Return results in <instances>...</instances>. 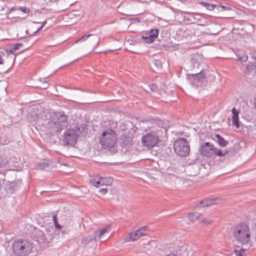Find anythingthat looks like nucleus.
Here are the masks:
<instances>
[{
    "label": "nucleus",
    "instance_id": "nucleus-1",
    "mask_svg": "<svg viewBox=\"0 0 256 256\" xmlns=\"http://www.w3.org/2000/svg\"><path fill=\"white\" fill-rule=\"evenodd\" d=\"M35 124L51 133L58 132L68 126V116L62 112H52L48 115L40 114L36 115Z\"/></svg>",
    "mask_w": 256,
    "mask_h": 256
},
{
    "label": "nucleus",
    "instance_id": "nucleus-2",
    "mask_svg": "<svg viewBox=\"0 0 256 256\" xmlns=\"http://www.w3.org/2000/svg\"><path fill=\"white\" fill-rule=\"evenodd\" d=\"M32 244L27 240L20 239L14 241L12 246L14 254L18 256H26L31 253Z\"/></svg>",
    "mask_w": 256,
    "mask_h": 256
},
{
    "label": "nucleus",
    "instance_id": "nucleus-3",
    "mask_svg": "<svg viewBox=\"0 0 256 256\" xmlns=\"http://www.w3.org/2000/svg\"><path fill=\"white\" fill-rule=\"evenodd\" d=\"M200 154L204 156L209 158L214 156H225L228 152L227 150L224 152L218 149L213 144L209 142H205L202 144L200 149Z\"/></svg>",
    "mask_w": 256,
    "mask_h": 256
},
{
    "label": "nucleus",
    "instance_id": "nucleus-4",
    "mask_svg": "<svg viewBox=\"0 0 256 256\" xmlns=\"http://www.w3.org/2000/svg\"><path fill=\"white\" fill-rule=\"evenodd\" d=\"M234 238L237 242L246 244L250 240V231L248 226L244 224H238L233 232Z\"/></svg>",
    "mask_w": 256,
    "mask_h": 256
},
{
    "label": "nucleus",
    "instance_id": "nucleus-5",
    "mask_svg": "<svg viewBox=\"0 0 256 256\" xmlns=\"http://www.w3.org/2000/svg\"><path fill=\"white\" fill-rule=\"evenodd\" d=\"M117 136L115 132L110 128L102 132L100 135V142L104 149L113 148L116 142Z\"/></svg>",
    "mask_w": 256,
    "mask_h": 256
},
{
    "label": "nucleus",
    "instance_id": "nucleus-6",
    "mask_svg": "<svg viewBox=\"0 0 256 256\" xmlns=\"http://www.w3.org/2000/svg\"><path fill=\"white\" fill-rule=\"evenodd\" d=\"M174 148L176 154L182 157L188 156L190 151V146L184 138L177 139L174 144Z\"/></svg>",
    "mask_w": 256,
    "mask_h": 256
},
{
    "label": "nucleus",
    "instance_id": "nucleus-7",
    "mask_svg": "<svg viewBox=\"0 0 256 256\" xmlns=\"http://www.w3.org/2000/svg\"><path fill=\"white\" fill-rule=\"evenodd\" d=\"M142 141L144 146L151 148L159 142V136L156 132H148L142 136Z\"/></svg>",
    "mask_w": 256,
    "mask_h": 256
},
{
    "label": "nucleus",
    "instance_id": "nucleus-8",
    "mask_svg": "<svg viewBox=\"0 0 256 256\" xmlns=\"http://www.w3.org/2000/svg\"><path fill=\"white\" fill-rule=\"evenodd\" d=\"M78 135L76 130L74 128L68 129L64 134V146H74L78 140Z\"/></svg>",
    "mask_w": 256,
    "mask_h": 256
},
{
    "label": "nucleus",
    "instance_id": "nucleus-9",
    "mask_svg": "<svg viewBox=\"0 0 256 256\" xmlns=\"http://www.w3.org/2000/svg\"><path fill=\"white\" fill-rule=\"evenodd\" d=\"M20 184L21 180L18 179L13 181L7 180L4 184V190L8 194H13L18 190Z\"/></svg>",
    "mask_w": 256,
    "mask_h": 256
},
{
    "label": "nucleus",
    "instance_id": "nucleus-10",
    "mask_svg": "<svg viewBox=\"0 0 256 256\" xmlns=\"http://www.w3.org/2000/svg\"><path fill=\"white\" fill-rule=\"evenodd\" d=\"M188 78L190 80L192 84H195V82H202L205 78L204 72L201 70L200 72L194 74H187Z\"/></svg>",
    "mask_w": 256,
    "mask_h": 256
},
{
    "label": "nucleus",
    "instance_id": "nucleus-11",
    "mask_svg": "<svg viewBox=\"0 0 256 256\" xmlns=\"http://www.w3.org/2000/svg\"><path fill=\"white\" fill-rule=\"evenodd\" d=\"M89 42L90 44L93 45L94 47H96L99 43L100 38L98 36L94 34H88V35H84L82 37L78 38L76 40V42H78L80 41H84L88 38H90Z\"/></svg>",
    "mask_w": 256,
    "mask_h": 256
},
{
    "label": "nucleus",
    "instance_id": "nucleus-12",
    "mask_svg": "<svg viewBox=\"0 0 256 256\" xmlns=\"http://www.w3.org/2000/svg\"><path fill=\"white\" fill-rule=\"evenodd\" d=\"M132 136L128 132H124L120 138V144L122 146H127L132 144Z\"/></svg>",
    "mask_w": 256,
    "mask_h": 256
},
{
    "label": "nucleus",
    "instance_id": "nucleus-13",
    "mask_svg": "<svg viewBox=\"0 0 256 256\" xmlns=\"http://www.w3.org/2000/svg\"><path fill=\"white\" fill-rule=\"evenodd\" d=\"M141 237V236L139 233L136 230L134 232L130 233L128 236L126 237L124 239V241L125 242H128L129 241H134L136 240H138Z\"/></svg>",
    "mask_w": 256,
    "mask_h": 256
},
{
    "label": "nucleus",
    "instance_id": "nucleus-14",
    "mask_svg": "<svg viewBox=\"0 0 256 256\" xmlns=\"http://www.w3.org/2000/svg\"><path fill=\"white\" fill-rule=\"evenodd\" d=\"M37 241L39 243H44L45 242H48V238L46 237V234H44L41 230H38L36 232Z\"/></svg>",
    "mask_w": 256,
    "mask_h": 256
},
{
    "label": "nucleus",
    "instance_id": "nucleus-15",
    "mask_svg": "<svg viewBox=\"0 0 256 256\" xmlns=\"http://www.w3.org/2000/svg\"><path fill=\"white\" fill-rule=\"evenodd\" d=\"M220 200L219 198H213L211 200H202L200 202V205L202 206H208L212 204H218L220 202Z\"/></svg>",
    "mask_w": 256,
    "mask_h": 256
},
{
    "label": "nucleus",
    "instance_id": "nucleus-16",
    "mask_svg": "<svg viewBox=\"0 0 256 256\" xmlns=\"http://www.w3.org/2000/svg\"><path fill=\"white\" fill-rule=\"evenodd\" d=\"M232 121L233 124L236 126L237 128L240 126L239 121H238V114L239 112L234 108L232 110Z\"/></svg>",
    "mask_w": 256,
    "mask_h": 256
},
{
    "label": "nucleus",
    "instance_id": "nucleus-17",
    "mask_svg": "<svg viewBox=\"0 0 256 256\" xmlns=\"http://www.w3.org/2000/svg\"><path fill=\"white\" fill-rule=\"evenodd\" d=\"M74 128L76 130L78 136L80 134L85 135L87 133V126L84 124H81L79 126L74 127Z\"/></svg>",
    "mask_w": 256,
    "mask_h": 256
},
{
    "label": "nucleus",
    "instance_id": "nucleus-18",
    "mask_svg": "<svg viewBox=\"0 0 256 256\" xmlns=\"http://www.w3.org/2000/svg\"><path fill=\"white\" fill-rule=\"evenodd\" d=\"M188 217L190 221L194 222L198 220H201L202 215L198 212H194L189 214Z\"/></svg>",
    "mask_w": 256,
    "mask_h": 256
},
{
    "label": "nucleus",
    "instance_id": "nucleus-19",
    "mask_svg": "<svg viewBox=\"0 0 256 256\" xmlns=\"http://www.w3.org/2000/svg\"><path fill=\"white\" fill-rule=\"evenodd\" d=\"M216 140L218 144L222 147L226 146L228 144V141L225 140L222 136L220 134H216Z\"/></svg>",
    "mask_w": 256,
    "mask_h": 256
},
{
    "label": "nucleus",
    "instance_id": "nucleus-20",
    "mask_svg": "<svg viewBox=\"0 0 256 256\" xmlns=\"http://www.w3.org/2000/svg\"><path fill=\"white\" fill-rule=\"evenodd\" d=\"M90 182L92 184L96 187L100 186V176H91Z\"/></svg>",
    "mask_w": 256,
    "mask_h": 256
},
{
    "label": "nucleus",
    "instance_id": "nucleus-21",
    "mask_svg": "<svg viewBox=\"0 0 256 256\" xmlns=\"http://www.w3.org/2000/svg\"><path fill=\"white\" fill-rule=\"evenodd\" d=\"M8 161L4 156L0 155V174H4V168L8 164Z\"/></svg>",
    "mask_w": 256,
    "mask_h": 256
},
{
    "label": "nucleus",
    "instance_id": "nucleus-22",
    "mask_svg": "<svg viewBox=\"0 0 256 256\" xmlns=\"http://www.w3.org/2000/svg\"><path fill=\"white\" fill-rule=\"evenodd\" d=\"M236 54L238 59L242 62H246L248 60V56L246 54V53L243 50H238Z\"/></svg>",
    "mask_w": 256,
    "mask_h": 256
},
{
    "label": "nucleus",
    "instance_id": "nucleus-23",
    "mask_svg": "<svg viewBox=\"0 0 256 256\" xmlns=\"http://www.w3.org/2000/svg\"><path fill=\"white\" fill-rule=\"evenodd\" d=\"M100 186L104 185L108 186L112 184V180L109 177L100 176Z\"/></svg>",
    "mask_w": 256,
    "mask_h": 256
},
{
    "label": "nucleus",
    "instance_id": "nucleus-24",
    "mask_svg": "<svg viewBox=\"0 0 256 256\" xmlns=\"http://www.w3.org/2000/svg\"><path fill=\"white\" fill-rule=\"evenodd\" d=\"M198 4L200 5H202L204 7H205L207 10H213L214 8L216 6V5L212 4L210 3L205 2H200Z\"/></svg>",
    "mask_w": 256,
    "mask_h": 256
},
{
    "label": "nucleus",
    "instance_id": "nucleus-25",
    "mask_svg": "<svg viewBox=\"0 0 256 256\" xmlns=\"http://www.w3.org/2000/svg\"><path fill=\"white\" fill-rule=\"evenodd\" d=\"M22 46V44H20V43H18V44H14L12 47L10 48L8 52L10 53V54H14V52H15L18 50H19L20 48Z\"/></svg>",
    "mask_w": 256,
    "mask_h": 256
},
{
    "label": "nucleus",
    "instance_id": "nucleus-26",
    "mask_svg": "<svg viewBox=\"0 0 256 256\" xmlns=\"http://www.w3.org/2000/svg\"><path fill=\"white\" fill-rule=\"evenodd\" d=\"M152 63L154 64L155 66L154 70H160L162 68V62L160 60H154L152 61Z\"/></svg>",
    "mask_w": 256,
    "mask_h": 256
},
{
    "label": "nucleus",
    "instance_id": "nucleus-27",
    "mask_svg": "<svg viewBox=\"0 0 256 256\" xmlns=\"http://www.w3.org/2000/svg\"><path fill=\"white\" fill-rule=\"evenodd\" d=\"M93 238L92 236H88L82 238V243L86 246L93 240Z\"/></svg>",
    "mask_w": 256,
    "mask_h": 256
},
{
    "label": "nucleus",
    "instance_id": "nucleus-28",
    "mask_svg": "<svg viewBox=\"0 0 256 256\" xmlns=\"http://www.w3.org/2000/svg\"><path fill=\"white\" fill-rule=\"evenodd\" d=\"M158 30L157 29H152L150 30L149 36L154 40L158 37Z\"/></svg>",
    "mask_w": 256,
    "mask_h": 256
},
{
    "label": "nucleus",
    "instance_id": "nucleus-29",
    "mask_svg": "<svg viewBox=\"0 0 256 256\" xmlns=\"http://www.w3.org/2000/svg\"><path fill=\"white\" fill-rule=\"evenodd\" d=\"M48 167V164L46 162H42L40 163L38 165V169L42 170H45Z\"/></svg>",
    "mask_w": 256,
    "mask_h": 256
},
{
    "label": "nucleus",
    "instance_id": "nucleus-30",
    "mask_svg": "<svg viewBox=\"0 0 256 256\" xmlns=\"http://www.w3.org/2000/svg\"><path fill=\"white\" fill-rule=\"evenodd\" d=\"M146 230V226H142L138 230H136V231L139 233V234H140V235L142 236L146 234L145 232Z\"/></svg>",
    "mask_w": 256,
    "mask_h": 256
},
{
    "label": "nucleus",
    "instance_id": "nucleus-31",
    "mask_svg": "<svg viewBox=\"0 0 256 256\" xmlns=\"http://www.w3.org/2000/svg\"><path fill=\"white\" fill-rule=\"evenodd\" d=\"M142 38L144 40V42L148 44H150L154 42V40L152 39V38L150 36H142Z\"/></svg>",
    "mask_w": 256,
    "mask_h": 256
},
{
    "label": "nucleus",
    "instance_id": "nucleus-32",
    "mask_svg": "<svg viewBox=\"0 0 256 256\" xmlns=\"http://www.w3.org/2000/svg\"><path fill=\"white\" fill-rule=\"evenodd\" d=\"M9 142V140L6 136L0 137V144H6Z\"/></svg>",
    "mask_w": 256,
    "mask_h": 256
},
{
    "label": "nucleus",
    "instance_id": "nucleus-33",
    "mask_svg": "<svg viewBox=\"0 0 256 256\" xmlns=\"http://www.w3.org/2000/svg\"><path fill=\"white\" fill-rule=\"evenodd\" d=\"M100 234L99 231H96L94 232V236H92L93 240H97L100 239L102 236L101 235L99 234Z\"/></svg>",
    "mask_w": 256,
    "mask_h": 256
},
{
    "label": "nucleus",
    "instance_id": "nucleus-34",
    "mask_svg": "<svg viewBox=\"0 0 256 256\" xmlns=\"http://www.w3.org/2000/svg\"><path fill=\"white\" fill-rule=\"evenodd\" d=\"M18 9L25 14H28L30 12V10L26 7H19Z\"/></svg>",
    "mask_w": 256,
    "mask_h": 256
},
{
    "label": "nucleus",
    "instance_id": "nucleus-35",
    "mask_svg": "<svg viewBox=\"0 0 256 256\" xmlns=\"http://www.w3.org/2000/svg\"><path fill=\"white\" fill-rule=\"evenodd\" d=\"M110 228V226H107L106 228L101 229L99 230L100 234H99L102 236L105 233H106L108 231V228Z\"/></svg>",
    "mask_w": 256,
    "mask_h": 256
},
{
    "label": "nucleus",
    "instance_id": "nucleus-36",
    "mask_svg": "<svg viewBox=\"0 0 256 256\" xmlns=\"http://www.w3.org/2000/svg\"><path fill=\"white\" fill-rule=\"evenodd\" d=\"M242 251H245V250L242 248L240 250H234V253L236 254V256H242Z\"/></svg>",
    "mask_w": 256,
    "mask_h": 256
},
{
    "label": "nucleus",
    "instance_id": "nucleus-37",
    "mask_svg": "<svg viewBox=\"0 0 256 256\" xmlns=\"http://www.w3.org/2000/svg\"><path fill=\"white\" fill-rule=\"evenodd\" d=\"M172 168H168L166 170V174L168 175H174L175 176L174 172H172Z\"/></svg>",
    "mask_w": 256,
    "mask_h": 256
},
{
    "label": "nucleus",
    "instance_id": "nucleus-38",
    "mask_svg": "<svg viewBox=\"0 0 256 256\" xmlns=\"http://www.w3.org/2000/svg\"><path fill=\"white\" fill-rule=\"evenodd\" d=\"M150 88L152 91H155L158 88L156 84H152L150 85Z\"/></svg>",
    "mask_w": 256,
    "mask_h": 256
},
{
    "label": "nucleus",
    "instance_id": "nucleus-39",
    "mask_svg": "<svg viewBox=\"0 0 256 256\" xmlns=\"http://www.w3.org/2000/svg\"><path fill=\"white\" fill-rule=\"evenodd\" d=\"M201 222L205 223L206 224H210L212 222L211 220H206L204 219H202V218L201 219Z\"/></svg>",
    "mask_w": 256,
    "mask_h": 256
},
{
    "label": "nucleus",
    "instance_id": "nucleus-40",
    "mask_svg": "<svg viewBox=\"0 0 256 256\" xmlns=\"http://www.w3.org/2000/svg\"><path fill=\"white\" fill-rule=\"evenodd\" d=\"M55 227L56 228L60 230L63 228V226H61L60 224H58V222H56V224H54Z\"/></svg>",
    "mask_w": 256,
    "mask_h": 256
},
{
    "label": "nucleus",
    "instance_id": "nucleus-41",
    "mask_svg": "<svg viewBox=\"0 0 256 256\" xmlns=\"http://www.w3.org/2000/svg\"><path fill=\"white\" fill-rule=\"evenodd\" d=\"M100 192L102 194H106L107 192L106 188H101L100 190Z\"/></svg>",
    "mask_w": 256,
    "mask_h": 256
},
{
    "label": "nucleus",
    "instance_id": "nucleus-42",
    "mask_svg": "<svg viewBox=\"0 0 256 256\" xmlns=\"http://www.w3.org/2000/svg\"><path fill=\"white\" fill-rule=\"evenodd\" d=\"M43 27L41 26L39 28H38V29L36 32H34V34H35L37 33Z\"/></svg>",
    "mask_w": 256,
    "mask_h": 256
},
{
    "label": "nucleus",
    "instance_id": "nucleus-43",
    "mask_svg": "<svg viewBox=\"0 0 256 256\" xmlns=\"http://www.w3.org/2000/svg\"><path fill=\"white\" fill-rule=\"evenodd\" d=\"M53 220H54V223L56 224V222H58L57 220V218H56V216H53Z\"/></svg>",
    "mask_w": 256,
    "mask_h": 256
},
{
    "label": "nucleus",
    "instance_id": "nucleus-44",
    "mask_svg": "<svg viewBox=\"0 0 256 256\" xmlns=\"http://www.w3.org/2000/svg\"><path fill=\"white\" fill-rule=\"evenodd\" d=\"M68 232V230L66 228H65L64 230H62V234H67Z\"/></svg>",
    "mask_w": 256,
    "mask_h": 256
},
{
    "label": "nucleus",
    "instance_id": "nucleus-45",
    "mask_svg": "<svg viewBox=\"0 0 256 256\" xmlns=\"http://www.w3.org/2000/svg\"><path fill=\"white\" fill-rule=\"evenodd\" d=\"M166 256H178L174 254H170L166 255Z\"/></svg>",
    "mask_w": 256,
    "mask_h": 256
},
{
    "label": "nucleus",
    "instance_id": "nucleus-46",
    "mask_svg": "<svg viewBox=\"0 0 256 256\" xmlns=\"http://www.w3.org/2000/svg\"><path fill=\"white\" fill-rule=\"evenodd\" d=\"M46 24V21H44L42 23V26L44 27V25Z\"/></svg>",
    "mask_w": 256,
    "mask_h": 256
},
{
    "label": "nucleus",
    "instance_id": "nucleus-47",
    "mask_svg": "<svg viewBox=\"0 0 256 256\" xmlns=\"http://www.w3.org/2000/svg\"><path fill=\"white\" fill-rule=\"evenodd\" d=\"M254 107L256 108V98L254 100Z\"/></svg>",
    "mask_w": 256,
    "mask_h": 256
},
{
    "label": "nucleus",
    "instance_id": "nucleus-48",
    "mask_svg": "<svg viewBox=\"0 0 256 256\" xmlns=\"http://www.w3.org/2000/svg\"><path fill=\"white\" fill-rule=\"evenodd\" d=\"M192 63L194 65L195 64H196L197 66L199 65V64L198 63H196L195 62L194 64L193 63V62H192Z\"/></svg>",
    "mask_w": 256,
    "mask_h": 256
},
{
    "label": "nucleus",
    "instance_id": "nucleus-49",
    "mask_svg": "<svg viewBox=\"0 0 256 256\" xmlns=\"http://www.w3.org/2000/svg\"><path fill=\"white\" fill-rule=\"evenodd\" d=\"M28 32H28V30H26V34H28Z\"/></svg>",
    "mask_w": 256,
    "mask_h": 256
},
{
    "label": "nucleus",
    "instance_id": "nucleus-50",
    "mask_svg": "<svg viewBox=\"0 0 256 256\" xmlns=\"http://www.w3.org/2000/svg\"><path fill=\"white\" fill-rule=\"evenodd\" d=\"M136 20H138V22L140 21L138 18H136Z\"/></svg>",
    "mask_w": 256,
    "mask_h": 256
},
{
    "label": "nucleus",
    "instance_id": "nucleus-51",
    "mask_svg": "<svg viewBox=\"0 0 256 256\" xmlns=\"http://www.w3.org/2000/svg\"><path fill=\"white\" fill-rule=\"evenodd\" d=\"M186 31L188 32V31H189V30H188V29H186Z\"/></svg>",
    "mask_w": 256,
    "mask_h": 256
}]
</instances>
